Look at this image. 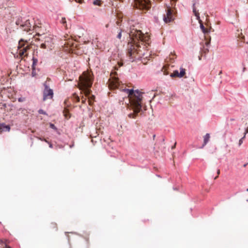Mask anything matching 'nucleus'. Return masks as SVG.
Instances as JSON below:
<instances>
[{"label": "nucleus", "instance_id": "nucleus-32", "mask_svg": "<svg viewBox=\"0 0 248 248\" xmlns=\"http://www.w3.org/2000/svg\"><path fill=\"white\" fill-rule=\"evenodd\" d=\"M217 176H216L215 178V179H216L217 177H218V175L220 174V170L218 169L217 170Z\"/></svg>", "mask_w": 248, "mask_h": 248}, {"label": "nucleus", "instance_id": "nucleus-8", "mask_svg": "<svg viewBox=\"0 0 248 248\" xmlns=\"http://www.w3.org/2000/svg\"><path fill=\"white\" fill-rule=\"evenodd\" d=\"M53 96V90L45 85V88L43 92V100L51 99Z\"/></svg>", "mask_w": 248, "mask_h": 248}, {"label": "nucleus", "instance_id": "nucleus-34", "mask_svg": "<svg viewBox=\"0 0 248 248\" xmlns=\"http://www.w3.org/2000/svg\"><path fill=\"white\" fill-rule=\"evenodd\" d=\"M247 133H248V127L246 129V131L244 133V135L246 136Z\"/></svg>", "mask_w": 248, "mask_h": 248}, {"label": "nucleus", "instance_id": "nucleus-7", "mask_svg": "<svg viewBox=\"0 0 248 248\" xmlns=\"http://www.w3.org/2000/svg\"><path fill=\"white\" fill-rule=\"evenodd\" d=\"M108 87L110 90L119 88L120 90L121 89V88H120V82L119 79L116 77H111V78L108 80Z\"/></svg>", "mask_w": 248, "mask_h": 248}, {"label": "nucleus", "instance_id": "nucleus-11", "mask_svg": "<svg viewBox=\"0 0 248 248\" xmlns=\"http://www.w3.org/2000/svg\"><path fill=\"white\" fill-rule=\"evenodd\" d=\"M10 130V127L9 125H6L4 124H0V133L2 132H8Z\"/></svg>", "mask_w": 248, "mask_h": 248}, {"label": "nucleus", "instance_id": "nucleus-36", "mask_svg": "<svg viewBox=\"0 0 248 248\" xmlns=\"http://www.w3.org/2000/svg\"><path fill=\"white\" fill-rule=\"evenodd\" d=\"M209 43H210L209 42H206V45L207 46H208V45L209 44Z\"/></svg>", "mask_w": 248, "mask_h": 248}, {"label": "nucleus", "instance_id": "nucleus-17", "mask_svg": "<svg viewBox=\"0 0 248 248\" xmlns=\"http://www.w3.org/2000/svg\"><path fill=\"white\" fill-rule=\"evenodd\" d=\"M169 68V65H164L162 69V72L164 73V75H168L169 74V72L167 71V70Z\"/></svg>", "mask_w": 248, "mask_h": 248}, {"label": "nucleus", "instance_id": "nucleus-22", "mask_svg": "<svg viewBox=\"0 0 248 248\" xmlns=\"http://www.w3.org/2000/svg\"><path fill=\"white\" fill-rule=\"evenodd\" d=\"M61 22L62 24H63L65 27H66V19L64 17H62L61 19Z\"/></svg>", "mask_w": 248, "mask_h": 248}, {"label": "nucleus", "instance_id": "nucleus-26", "mask_svg": "<svg viewBox=\"0 0 248 248\" xmlns=\"http://www.w3.org/2000/svg\"><path fill=\"white\" fill-rule=\"evenodd\" d=\"M86 96H85V97H84L83 96H82L81 98V102L82 104H85L86 101Z\"/></svg>", "mask_w": 248, "mask_h": 248}, {"label": "nucleus", "instance_id": "nucleus-43", "mask_svg": "<svg viewBox=\"0 0 248 248\" xmlns=\"http://www.w3.org/2000/svg\"><path fill=\"white\" fill-rule=\"evenodd\" d=\"M120 0L121 1H123V0Z\"/></svg>", "mask_w": 248, "mask_h": 248}, {"label": "nucleus", "instance_id": "nucleus-28", "mask_svg": "<svg viewBox=\"0 0 248 248\" xmlns=\"http://www.w3.org/2000/svg\"><path fill=\"white\" fill-rule=\"evenodd\" d=\"M38 112L40 114H46V112L42 109H40Z\"/></svg>", "mask_w": 248, "mask_h": 248}, {"label": "nucleus", "instance_id": "nucleus-27", "mask_svg": "<svg viewBox=\"0 0 248 248\" xmlns=\"http://www.w3.org/2000/svg\"><path fill=\"white\" fill-rule=\"evenodd\" d=\"M171 2V6H173L175 5V2L177 1V0H170Z\"/></svg>", "mask_w": 248, "mask_h": 248}, {"label": "nucleus", "instance_id": "nucleus-30", "mask_svg": "<svg viewBox=\"0 0 248 248\" xmlns=\"http://www.w3.org/2000/svg\"><path fill=\"white\" fill-rule=\"evenodd\" d=\"M50 127L51 128H53V129H55V128H56L55 126L54 125V124H50Z\"/></svg>", "mask_w": 248, "mask_h": 248}, {"label": "nucleus", "instance_id": "nucleus-23", "mask_svg": "<svg viewBox=\"0 0 248 248\" xmlns=\"http://www.w3.org/2000/svg\"><path fill=\"white\" fill-rule=\"evenodd\" d=\"M32 61H33L32 67H33V68L34 69V67L36 64V63H37L38 60H37V59L33 58H32Z\"/></svg>", "mask_w": 248, "mask_h": 248}, {"label": "nucleus", "instance_id": "nucleus-24", "mask_svg": "<svg viewBox=\"0 0 248 248\" xmlns=\"http://www.w3.org/2000/svg\"><path fill=\"white\" fill-rule=\"evenodd\" d=\"M175 58H176L175 55L172 54V53H171V55H170L169 59L171 61V60L173 61L174 60V59H175Z\"/></svg>", "mask_w": 248, "mask_h": 248}, {"label": "nucleus", "instance_id": "nucleus-6", "mask_svg": "<svg viewBox=\"0 0 248 248\" xmlns=\"http://www.w3.org/2000/svg\"><path fill=\"white\" fill-rule=\"evenodd\" d=\"M166 14L164 15L163 20L165 23H169L173 21L174 19V13L173 10L170 6L167 7L166 9Z\"/></svg>", "mask_w": 248, "mask_h": 248}, {"label": "nucleus", "instance_id": "nucleus-20", "mask_svg": "<svg viewBox=\"0 0 248 248\" xmlns=\"http://www.w3.org/2000/svg\"><path fill=\"white\" fill-rule=\"evenodd\" d=\"M93 4L95 5L101 6L102 1L101 0H94L93 2Z\"/></svg>", "mask_w": 248, "mask_h": 248}, {"label": "nucleus", "instance_id": "nucleus-33", "mask_svg": "<svg viewBox=\"0 0 248 248\" xmlns=\"http://www.w3.org/2000/svg\"><path fill=\"white\" fill-rule=\"evenodd\" d=\"M123 100H120L119 101V103H120V105L121 104V103H122V105L124 104V98H123Z\"/></svg>", "mask_w": 248, "mask_h": 248}, {"label": "nucleus", "instance_id": "nucleus-19", "mask_svg": "<svg viewBox=\"0 0 248 248\" xmlns=\"http://www.w3.org/2000/svg\"><path fill=\"white\" fill-rule=\"evenodd\" d=\"M49 228L55 230H57V225L56 223L52 222L49 225Z\"/></svg>", "mask_w": 248, "mask_h": 248}, {"label": "nucleus", "instance_id": "nucleus-31", "mask_svg": "<svg viewBox=\"0 0 248 248\" xmlns=\"http://www.w3.org/2000/svg\"><path fill=\"white\" fill-rule=\"evenodd\" d=\"M39 139L42 141H45L46 142H48L45 139L39 138Z\"/></svg>", "mask_w": 248, "mask_h": 248}, {"label": "nucleus", "instance_id": "nucleus-38", "mask_svg": "<svg viewBox=\"0 0 248 248\" xmlns=\"http://www.w3.org/2000/svg\"><path fill=\"white\" fill-rule=\"evenodd\" d=\"M49 147L52 148V145L51 143L49 144Z\"/></svg>", "mask_w": 248, "mask_h": 248}, {"label": "nucleus", "instance_id": "nucleus-4", "mask_svg": "<svg viewBox=\"0 0 248 248\" xmlns=\"http://www.w3.org/2000/svg\"><path fill=\"white\" fill-rule=\"evenodd\" d=\"M134 7L146 12L151 8V2L150 0H134Z\"/></svg>", "mask_w": 248, "mask_h": 248}, {"label": "nucleus", "instance_id": "nucleus-29", "mask_svg": "<svg viewBox=\"0 0 248 248\" xmlns=\"http://www.w3.org/2000/svg\"><path fill=\"white\" fill-rule=\"evenodd\" d=\"M121 36H122V33H121V32H120L118 33V34L117 35V38H119V39H121Z\"/></svg>", "mask_w": 248, "mask_h": 248}, {"label": "nucleus", "instance_id": "nucleus-21", "mask_svg": "<svg viewBox=\"0 0 248 248\" xmlns=\"http://www.w3.org/2000/svg\"><path fill=\"white\" fill-rule=\"evenodd\" d=\"M200 26H201V28L202 30V31H203V33H205L208 32V31L206 28H205V27H204V26L202 24H201Z\"/></svg>", "mask_w": 248, "mask_h": 248}, {"label": "nucleus", "instance_id": "nucleus-9", "mask_svg": "<svg viewBox=\"0 0 248 248\" xmlns=\"http://www.w3.org/2000/svg\"><path fill=\"white\" fill-rule=\"evenodd\" d=\"M186 74V69L183 68H180V72L175 70L170 74L171 77L182 78Z\"/></svg>", "mask_w": 248, "mask_h": 248}, {"label": "nucleus", "instance_id": "nucleus-42", "mask_svg": "<svg viewBox=\"0 0 248 248\" xmlns=\"http://www.w3.org/2000/svg\"><path fill=\"white\" fill-rule=\"evenodd\" d=\"M247 191H248V188L247 189Z\"/></svg>", "mask_w": 248, "mask_h": 248}, {"label": "nucleus", "instance_id": "nucleus-14", "mask_svg": "<svg viewBox=\"0 0 248 248\" xmlns=\"http://www.w3.org/2000/svg\"><path fill=\"white\" fill-rule=\"evenodd\" d=\"M49 39H50V38H48L47 41L46 40L45 43L41 44V46H40L41 48L45 49V48H46L47 47H49L50 46H49V44H48V40H49Z\"/></svg>", "mask_w": 248, "mask_h": 248}, {"label": "nucleus", "instance_id": "nucleus-13", "mask_svg": "<svg viewBox=\"0 0 248 248\" xmlns=\"http://www.w3.org/2000/svg\"><path fill=\"white\" fill-rule=\"evenodd\" d=\"M210 138V135L209 133H207L203 137V144L202 145V147H204L209 141Z\"/></svg>", "mask_w": 248, "mask_h": 248}, {"label": "nucleus", "instance_id": "nucleus-1", "mask_svg": "<svg viewBox=\"0 0 248 248\" xmlns=\"http://www.w3.org/2000/svg\"><path fill=\"white\" fill-rule=\"evenodd\" d=\"M128 95V101L130 103V109L133 110V112L130 113L128 116L129 118L135 119L138 116V114L141 110L142 93L139 91L129 89H124ZM129 106V104H127Z\"/></svg>", "mask_w": 248, "mask_h": 248}, {"label": "nucleus", "instance_id": "nucleus-35", "mask_svg": "<svg viewBox=\"0 0 248 248\" xmlns=\"http://www.w3.org/2000/svg\"><path fill=\"white\" fill-rule=\"evenodd\" d=\"M175 146H176V143H175V144L172 147V149H174L175 147Z\"/></svg>", "mask_w": 248, "mask_h": 248}, {"label": "nucleus", "instance_id": "nucleus-37", "mask_svg": "<svg viewBox=\"0 0 248 248\" xmlns=\"http://www.w3.org/2000/svg\"><path fill=\"white\" fill-rule=\"evenodd\" d=\"M5 248H11L9 246H5Z\"/></svg>", "mask_w": 248, "mask_h": 248}, {"label": "nucleus", "instance_id": "nucleus-3", "mask_svg": "<svg viewBox=\"0 0 248 248\" xmlns=\"http://www.w3.org/2000/svg\"><path fill=\"white\" fill-rule=\"evenodd\" d=\"M129 36L134 45H130V46L128 47L127 54L130 57H135L136 54H139L140 51V46L139 45L137 44V41L144 42L147 41V39L141 31L134 29L131 31Z\"/></svg>", "mask_w": 248, "mask_h": 248}, {"label": "nucleus", "instance_id": "nucleus-39", "mask_svg": "<svg viewBox=\"0 0 248 248\" xmlns=\"http://www.w3.org/2000/svg\"><path fill=\"white\" fill-rule=\"evenodd\" d=\"M119 22H118V21H117L116 22V24H117V25H119Z\"/></svg>", "mask_w": 248, "mask_h": 248}, {"label": "nucleus", "instance_id": "nucleus-25", "mask_svg": "<svg viewBox=\"0 0 248 248\" xmlns=\"http://www.w3.org/2000/svg\"><path fill=\"white\" fill-rule=\"evenodd\" d=\"M245 135H244L243 137H242L239 141V146H240L243 143V140L245 138Z\"/></svg>", "mask_w": 248, "mask_h": 248}, {"label": "nucleus", "instance_id": "nucleus-16", "mask_svg": "<svg viewBox=\"0 0 248 248\" xmlns=\"http://www.w3.org/2000/svg\"><path fill=\"white\" fill-rule=\"evenodd\" d=\"M63 115L65 118L69 119L70 117L69 110L67 108H65L63 111Z\"/></svg>", "mask_w": 248, "mask_h": 248}, {"label": "nucleus", "instance_id": "nucleus-40", "mask_svg": "<svg viewBox=\"0 0 248 248\" xmlns=\"http://www.w3.org/2000/svg\"><path fill=\"white\" fill-rule=\"evenodd\" d=\"M245 69H246V68H245V67H244V69H243V71H245Z\"/></svg>", "mask_w": 248, "mask_h": 248}, {"label": "nucleus", "instance_id": "nucleus-2", "mask_svg": "<svg viewBox=\"0 0 248 248\" xmlns=\"http://www.w3.org/2000/svg\"><path fill=\"white\" fill-rule=\"evenodd\" d=\"M79 81L78 83V88L80 90L84 92L85 96L88 97L89 104L92 106L95 99V96L93 95L90 96L91 93L90 88L93 84V78L92 75L89 72H84L82 75L79 78Z\"/></svg>", "mask_w": 248, "mask_h": 248}, {"label": "nucleus", "instance_id": "nucleus-15", "mask_svg": "<svg viewBox=\"0 0 248 248\" xmlns=\"http://www.w3.org/2000/svg\"><path fill=\"white\" fill-rule=\"evenodd\" d=\"M193 12L195 15V16H196L197 19H199L200 18V14L198 13V11H197L196 8L195 7V3H194L193 4Z\"/></svg>", "mask_w": 248, "mask_h": 248}, {"label": "nucleus", "instance_id": "nucleus-10", "mask_svg": "<svg viewBox=\"0 0 248 248\" xmlns=\"http://www.w3.org/2000/svg\"><path fill=\"white\" fill-rule=\"evenodd\" d=\"M23 31L28 32L31 30V25L28 21H26L24 25L20 26Z\"/></svg>", "mask_w": 248, "mask_h": 248}, {"label": "nucleus", "instance_id": "nucleus-12", "mask_svg": "<svg viewBox=\"0 0 248 248\" xmlns=\"http://www.w3.org/2000/svg\"><path fill=\"white\" fill-rule=\"evenodd\" d=\"M236 36L240 40L243 41L244 40L245 36L243 35L242 30H237L235 33Z\"/></svg>", "mask_w": 248, "mask_h": 248}, {"label": "nucleus", "instance_id": "nucleus-18", "mask_svg": "<svg viewBox=\"0 0 248 248\" xmlns=\"http://www.w3.org/2000/svg\"><path fill=\"white\" fill-rule=\"evenodd\" d=\"M72 99L74 101H76V102H78L80 100L79 97L76 93H73Z\"/></svg>", "mask_w": 248, "mask_h": 248}, {"label": "nucleus", "instance_id": "nucleus-41", "mask_svg": "<svg viewBox=\"0 0 248 248\" xmlns=\"http://www.w3.org/2000/svg\"><path fill=\"white\" fill-rule=\"evenodd\" d=\"M82 92H81V93H82V92L84 93V92L82 90H81Z\"/></svg>", "mask_w": 248, "mask_h": 248}, {"label": "nucleus", "instance_id": "nucleus-5", "mask_svg": "<svg viewBox=\"0 0 248 248\" xmlns=\"http://www.w3.org/2000/svg\"><path fill=\"white\" fill-rule=\"evenodd\" d=\"M31 46L27 41L21 39L18 43V50L21 57L27 56V51L31 48Z\"/></svg>", "mask_w": 248, "mask_h": 248}]
</instances>
